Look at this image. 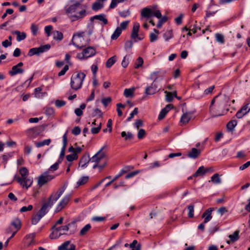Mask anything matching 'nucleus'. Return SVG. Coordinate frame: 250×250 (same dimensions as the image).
Listing matches in <instances>:
<instances>
[{"mask_svg":"<svg viewBox=\"0 0 250 250\" xmlns=\"http://www.w3.org/2000/svg\"><path fill=\"white\" fill-rule=\"evenodd\" d=\"M218 98V96H216L211 100L209 106L210 114L213 117L224 115L229 111V109L226 108L227 103L224 98L219 99L216 104L214 105L216 99Z\"/></svg>","mask_w":250,"mask_h":250,"instance_id":"obj_1","label":"nucleus"},{"mask_svg":"<svg viewBox=\"0 0 250 250\" xmlns=\"http://www.w3.org/2000/svg\"><path fill=\"white\" fill-rule=\"evenodd\" d=\"M65 189L66 186L64 185L62 187L60 188L57 192H52L48 198V201L42 204L38 212L43 217L62 194Z\"/></svg>","mask_w":250,"mask_h":250,"instance_id":"obj_2","label":"nucleus"},{"mask_svg":"<svg viewBox=\"0 0 250 250\" xmlns=\"http://www.w3.org/2000/svg\"><path fill=\"white\" fill-rule=\"evenodd\" d=\"M80 6L81 3L76 1L75 3L65 7V13L71 21L81 20L86 15V11L84 9L77 12Z\"/></svg>","mask_w":250,"mask_h":250,"instance_id":"obj_3","label":"nucleus"},{"mask_svg":"<svg viewBox=\"0 0 250 250\" xmlns=\"http://www.w3.org/2000/svg\"><path fill=\"white\" fill-rule=\"evenodd\" d=\"M21 177H15L17 182L22 188L28 189L33 183V179L28 177L29 171L25 167H22L19 170Z\"/></svg>","mask_w":250,"mask_h":250,"instance_id":"obj_4","label":"nucleus"},{"mask_svg":"<svg viewBox=\"0 0 250 250\" xmlns=\"http://www.w3.org/2000/svg\"><path fill=\"white\" fill-rule=\"evenodd\" d=\"M104 148V147L101 148L96 154L90 158L91 162L94 163V164L93 166V169L99 167L100 170H101L106 165L107 162L106 160L104 159L105 154L103 151Z\"/></svg>","mask_w":250,"mask_h":250,"instance_id":"obj_5","label":"nucleus"},{"mask_svg":"<svg viewBox=\"0 0 250 250\" xmlns=\"http://www.w3.org/2000/svg\"><path fill=\"white\" fill-rule=\"evenodd\" d=\"M85 76L84 73L81 71L74 73L70 80L71 88L75 91L80 89L82 86Z\"/></svg>","mask_w":250,"mask_h":250,"instance_id":"obj_6","label":"nucleus"},{"mask_svg":"<svg viewBox=\"0 0 250 250\" xmlns=\"http://www.w3.org/2000/svg\"><path fill=\"white\" fill-rule=\"evenodd\" d=\"M141 15L142 17L149 19L153 16L157 18H161V13L160 10H155L154 9L145 7L142 9Z\"/></svg>","mask_w":250,"mask_h":250,"instance_id":"obj_7","label":"nucleus"},{"mask_svg":"<svg viewBox=\"0 0 250 250\" xmlns=\"http://www.w3.org/2000/svg\"><path fill=\"white\" fill-rule=\"evenodd\" d=\"M96 54V50L93 47L89 46L84 49L81 53H78L77 58L80 60H84L94 56Z\"/></svg>","mask_w":250,"mask_h":250,"instance_id":"obj_8","label":"nucleus"},{"mask_svg":"<svg viewBox=\"0 0 250 250\" xmlns=\"http://www.w3.org/2000/svg\"><path fill=\"white\" fill-rule=\"evenodd\" d=\"M84 34V32L82 33H76L73 35L72 42V44L75 45L76 47L82 48L84 46V44L82 43V41L84 40L83 37V35Z\"/></svg>","mask_w":250,"mask_h":250,"instance_id":"obj_9","label":"nucleus"},{"mask_svg":"<svg viewBox=\"0 0 250 250\" xmlns=\"http://www.w3.org/2000/svg\"><path fill=\"white\" fill-rule=\"evenodd\" d=\"M250 111V101L245 102L244 105L237 112L236 117L238 119L242 118Z\"/></svg>","mask_w":250,"mask_h":250,"instance_id":"obj_10","label":"nucleus"},{"mask_svg":"<svg viewBox=\"0 0 250 250\" xmlns=\"http://www.w3.org/2000/svg\"><path fill=\"white\" fill-rule=\"evenodd\" d=\"M23 65V62H20L17 65L13 66L11 70L9 71V74L11 76H14L17 74H22L24 70L21 68Z\"/></svg>","mask_w":250,"mask_h":250,"instance_id":"obj_11","label":"nucleus"},{"mask_svg":"<svg viewBox=\"0 0 250 250\" xmlns=\"http://www.w3.org/2000/svg\"><path fill=\"white\" fill-rule=\"evenodd\" d=\"M54 177H55L54 176L49 175L47 172H45L44 174L41 175L39 177L38 182V185L40 187H42L48 182L54 179Z\"/></svg>","mask_w":250,"mask_h":250,"instance_id":"obj_12","label":"nucleus"},{"mask_svg":"<svg viewBox=\"0 0 250 250\" xmlns=\"http://www.w3.org/2000/svg\"><path fill=\"white\" fill-rule=\"evenodd\" d=\"M70 199V195H66L60 201L59 204L57 205L55 212H58L61 211L67 205Z\"/></svg>","mask_w":250,"mask_h":250,"instance_id":"obj_13","label":"nucleus"},{"mask_svg":"<svg viewBox=\"0 0 250 250\" xmlns=\"http://www.w3.org/2000/svg\"><path fill=\"white\" fill-rule=\"evenodd\" d=\"M140 24L139 23H134L132 30L131 38L135 42H137L136 39H137L138 40H142L143 39V37L141 38L139 36L138 32Z\"/></svg>","mask_w":250,"mask_h":250,"instance_id":"obj_14","label":"nucleus"},{"mask_svg":"<svg viewBox=\"0 0 250 250\" xmlns=\"http://www.w3.org/2000/svg\"><path fill=\"white\" fill-rule=\"evenodd\" d=\"M214 210V208H209L203 213L202 218H204V223H207L212 219V216L211 214Z\"/></svg>","mask_w":250,"mask_h":250,"instance_id":"obj_15","label":"nucleus"},{"mask_svg":"<svg viewBox=\"0 0 250 250\" xmlns=\"http://www.w3.org/2000/svg\"><path fill=\"white\" fill-rule=\"evenodd\" d=\"M174 106L172 104H168L166 105V106L162 109L158 116V119L159 120H161L163 119L167 114L169 112V111L172 108H173Z\"/></svg>","mask_w":250,"mask_h":250,"instance_id":"obj_16","label":"nucleus"},{"mask_svg":"<svg viewBox=\"0 0 250 250\" xmlns=\"http://www.w3.org/2000/svg\"><path fill=\"white\" fill-rule=\"evenodd\" d=\"M89 162H91L90 158L88 155L85 154L80 159L79 165L82 167L85 168L87 166Z\"/></svg>","mask_w":250,"mask_h":250,"instance_id":"obj_17","label":"nucleus"},{"mask_svg":"<svg viewBox=\"0 0 250 250\" xmlns=\"http://www.w3.org/2000/svg\"><path fill=\"white\" fill-rule=\"evenodd\" d=\"M158 90L159 89L158 88L156 84L153 83H151V85L146 88L145 93L146 95H153L156 93Z\"/></svg>","mask_w":250,"mask_h":250,"instance_id":"obj_18","label":"nucleus"},{"mask_svg":"<svg viewBox=\"0 0 250 250\" xmlns=\"http://www.w3.org/2000/svg\"><path fill=\"white\" fill-rule=\"evenodd\" d=\"M94 20H98L101 21L104 25H106L108 23V21L106 18V15L104 14L95 15L90 18L91 21H92Z\"/></svg>","mask_w":250,"mask_h":250,"instance_id":"obj_19","label":"nucleus"},{"mask_svg":"<svg viewBox=\"0 0 250 250\" xmlns=\"http://www.w3.org/2000/svg\"><path fill=\"white\" fill-rule=\"evenodd\" d=\"M201 151L200 150L195 148H192L190 152L188 154V157L192 159L197 158L200 154Z\"/></svg>","mask_w":250,"mask_h":250,"instance_id":"obj_20","label":"nucleus"},{"mask_svg":"<svg viewBox=\"0 0 250 250\" xmlns=\"http://www.w3.org/2000/svg\"><path fill=\"white\" fill-rule=\"evenodd\" d=\"M13 34L17 35V40L18 42H20L24 40L26 37V34L24 32H21L19 31H15L12 32Z\"/></svg>","mask_w":250,"mask_h":250,"instance_id":"obj_21","label":"nucleus"},{"mask_svg":"<svg viewBox=\"0 0 250 250\" xmlns=\"http://www.w3.org/2000/svg\"><path fill=\"white\" fill-rule=\"evenodd\" d=\"M11 225L15 228L16 229L15 231L17 232L21 228V221L18 218H16L11 222Z\"/></svg>","mask_w":250,"mask_h":250,"instance_id":"obj_22","label":"nucleus"},{"mask_svg":"<svg viewBox=\"0 0 250 250\" xmlns=\"http://www.w3.org/2000/svg\"><path fill=\"white\" fill-rule=\"evenodd\" d=\"M51 46L49 44H47L43 45H41L39 47L37 48L38 55L40 54L46 52L50 49Z\"/></svg>","mask_w":250,"mask_h":250,"instance_id":"obj_23","label":"nucleus"},{"mask_svg":"<svg viewBox=\"0 0 250 250\" xmlns=\"http://www.w3.org/2000/svg\"><path fill=\"white\" fill-rule=\"evenodd\" d=\"M191 114L188 113H184L181 117L180 121L183 124H187L191 119Z\"/></svg>","mask_w":250,"mask_h":250,"instance_id":"obj_24","label":"nucleus"},{"mask_svg":"<svg viewBox=\"0 0 250 250\" xmlns=\"http://www.w3.org/2000/svg\"><path fill=\"white\" fill-rule=\"evenodd\" d=\"M42 216L38 212L32 215L31 222L32 225H36L41 219Z\"/></svg>","mask_w":250,"mask_h":250,"instance_id":"obj_25","label":"nucleus"},{"mask_svg":"<svg viewBox=\"0 0 250 250\" xmlns=\"http://www.w3.org/2000/svg\"><path fill=\"white\" fill-rule=\"evenodd\" d=\"M55 230H54L49 235V237L51 239H56L58 238L61 235L64 234L65 233L60 232L59 233V230L57 229V228H55Z\"/></svg>","mask_w":250,"mask_h":250,"instance_id":"obj_26","label":"nucleus"},{"mask_svg":"<svg viewBox=\"0 0 250 250\" xmlns=\"http://www.w3.org/2000/svg\"><path fill=\"white\" fill-rule=\"evenodd\" d=\"M53 38L55 40L62 41L63 38V34L59 31L53 32Z\"/></svg>","mask_w":250,"mask_h":250,"instance_id":"obj_27","label":"nucleus"},{"mask_svg":"<svg viewBox=\"0 0 250 250\" xmlns=\"http://www.w3.org/2000/svg\"><path fill=\"white\" fill-rule=\"evenodd\" d=\"M205 175L204 167L201 166L193 174V176L194 177H198V176H203Z\"/></svg>","mask_w":250,"mask_h":250,"instance_id":"obj_28","label":"nucleus"},{"mask_svg":"<svg viewBox=\"0 0 250 250\" xmlns=\"http://www.w3.org/2000/svg\"><path fill=\"white\" fill-rule=\"evenodd\" d=\"M137 241L134 240L133 242L129 244V247L132 249V250H141V245L140 244H137Z\"/></svg>","mask_w":250,"mask_h":250,"instance_id":"obj_29","label":"nucleus"},{"mask_svg":"<svg viewBox=\"0 0 250 250\" xmlns=\"http://www.w3.org/2000/svg\"><path fill=\"white\" fill-rule=\"evenodd\" d=\"M116 62V57L114 56L109 58L106 62V67L107 68H110Z\"/></svg>","mask_w":250,"mask_h":250,"instance_id":"obj_30","label":"nucleus"},{"mask_svg":"<svg viewBox=\"0 0 250 250\" xmlns=\"http://www.w3.org/2000/svg\"><path fill=\"white\" fill-rule=\"evenodd\" d=\"M51 141L50 139H46L42 142H36L35 146L37 147H41L45 145L48 146L50 144Z\"/></svg>","mask_w":250,"mask_h":250,"instance_id":"obj_31","label":"nucleus"},{"mask_svg":"<svg viewBox=\"0 0 250 250\" xmlns=\"http://www.w3.org/2000/svg\"><path fill=\"white\" fill-rule=\"evenodd\" d=\"M134 88H126L124 90V95L126 97H131L133 96Z\"/></svg>","mask_w":250,"mask_h":250,"instance_id":"obj_32","label":"nucleus"},{"mask_svg":"<svg viewBox=\"0 0 250 250\" xmlns=\"http://www.w3.org/2000/svg\"><path fill=\"white\" fill-rule=\"evenodd\" d=\"M239 230L235 231L233 234L229 235V238L232 242H234L239 239Z\"/></svg>","mask_w":250,"mask_h":250,"instance_id":"obj_33","label":"nucleus"},{"mask_svg":"<svg viewBox=\"0 0 250 250\" xmlns=\"http://www.w3.org/2000/svg\"><path fill=\"white\" fill-rule=\"evenodd\" d=\"M211 181L216 184H220L221 182V179L219 177V175L218 173H215L211 177Z\"/></svg>","mask_w":250,"mask_h":250,"instance_id":"obj_34","label":"nucleus"},{"mask_svg":"<svg viewBox=\"0 0 250 250\" xmlns=\"http://www.w3.org/2000/svg\"><path fill=\"white\" fill-rule=\"evenodd\" d=\"M121 136L123 138H124V139L125 141L131 140L133 137V135L131 132H128L127 133H126L125 131L122 132Z\"/></svg>","mask_w":250,"mask_h":250,"instance_id":"obj_35","label":"nucleus"},{"mask_svg":"<svg viewBox=\"0 0 250 250\" xmlns=\"http://www.w3.org/2000/svg\"><path fill=\"white\" fill-rule=\"evenodd\" d=\"M103 7V4L100 2H95L93 3L92 9L93 11H97Z\"/></svg>","mask_w":250,"mask_h":250,"instance_id":"obj_36","label":"nucleus"},{"mask_svg":"<svg viewBox=\"0 0 250 250\" xmlns=\"http://www.w3.org/2000/svg\"><path fill=\"white\" fill-rule=\"evenodd\" d=\"M121 29H120L119 27H117L114 32V33H113V34L111 35V39L112 40L117 39L121 34Z\"/></svg>","mask_w":250,"mask_h":250,"instance_id":"obj_37","label":"nucleus"},{"mask_svg":"<svg viewBox=\"0 0 250 250\" xmlns=\"http://www.w3.org/2000/svg\"><path fill=\"white\" fill-rule=\"evenodd\" d=\"M91 228V225L89 224L86 225L81 230L80 235L82 236L85 235L90 230Z\"/></svg>","mask_w":250,"mask_h":250,"instance_id":"obj_38","label":"nucleus"},{"mask_svg":"<svg viewBox=\"0 0 250 250\" xmlns=\"http://www.w3.org/2000/svg\"><path fill=\"white\" fill-rule=\"evenodd\" d=\"M237 125V122L235 120H231L229 121L227 125V128L230 130L232 131L235 126Z\"/></svg>","mask_w":250,"mask_h":250,"instance_id":"obj_39","label":"nucleus"},{"mask_svg":"<svg viewBox=\"0 0 250 250\" xmlns=\"http://www.w3.org/2000/svg\"><path fill=\"white\" fill-rule=\"evenodd\" d=\"M88 176H83L77 182V186L78 187L80 186L81 185H83L86 184L88 181Z\"/></svg>","mask_w":250,"mask_h":250,"instance_id":"obj_40","label":"nucleus"},{"mask_svg":"<svg viewBox=\"0 0 250 250\" xmlns=\"http://www.w3.org/2000/svg\"><path fill=\"white\" fill-rule=\"evenodd\" d=\"M45 114L48 116H53L54 114L55 111L53 107L47 106L45 108Z\"/></svg>","mask_w":250,"mask_h":250,"instance_id":"obj_41","label":"nucleus"},{"mask_svg":"<svg viewBox=\"0 0 250 250\" xmlns=\"http://www.w3.org/2000/svg\"><path fill=\"white\" fill-rule=\"evenodd\" d=\"M215 36L216 40L217 42H220V43L222 44L224 43V37L222 34L220 33H216Z\"/></svg>","mask_w":250,"mask_h":250,"instance_id":"obj_42","label":"nucleus"},{"mask_svg":"<svg viewBox=\"0 0 250 250\" xmlns=\"http://www.w3.org/2000/svg\"><path fill=\"white\" fill-rule=\"evenodd\" d=\"M173 37L172 31L171 30L167 31L164 35V38L166 41L172 38Z\"/></svg>","mask_w":250,"mask_h":250,"instance_id":"obj_43","label":"nucleus"},{"mask_svg":"<svg viewBox=\"0 0 250 250\" xmlns=\"http://www.w3.org/2000/svg\"><path fill=\"white\" fill-rule=\"evenodd\" d=\"M66 160L69 162H71L74 160H77L78 158V155H76V154H71L69 155H67L66 156Z\"/></svg>","mask_w":250,"mask_h":250,"instance_id":"obj_44","label":"nucleus"},{"mask_svg":"<svg viewBox=\"0 0 250 250\" xmlns=\"http://www.w3.org/2000/svg\"><path fill=\"white\" fill-rule=\"evenodd\" d=\"M194 205H190L188 207V217L189 218H193L194 216Z\"/></svg>","mask_w":250,"mask_h":250,"instance_id":"obj_45","label":"nucleus"},{"mask_svg":"<svg viewBox=\"0 0 250 250\" xmlns=\"http://www.w3.org/2000/svg\"><path fill=\"white\" fill-rule=\"evenodd\" d=\"M117 106V111L118 113V115L119 117H121L123 115V112L121 110L120 108H124L125 107V105L121 103H118L116 104Z\"/></svg>","mask_w":250,"mask_h":250,"instance_id":"obj_46","label":"nucleus"},{"mask_svg":"<svg viewBox=\"0 0 250 250\" xmlns=\"http://www.w3.org/2000/svg\"><path fill=\"white\" fill-rule=\"evenodd\" d=\"M70 244V242L69 241L64 242L58 247V250H67V248Z\"/></svg>","mask_w":250,"mask_h":250,"instance_id":"obj_47","label":"nucleus"},{"mask_svg":"<svg viewBox=\"0 0 250 250\" xmlns=\"http://www.w3.org/2000/svg\"><path fill=\"white\" fill-rule=\"evenodd\" d=\"M112 99L110 97L104 98L102 99L101 102L103 104L104 106L106 107L111 102Z\"/></svg>","mask_w":250,"mask_h":250,"instance_id":"obj_48","label":"nucleus"},{"mask_svg":"<svg viewBox=\"0 0 250 250\" xmlns=\"http://www.w3.org/2000/svg\"><path fill=\"white\" fill-rule=\"evenodd\" d=\"M144 63V60L142 57H139L135 63L134 67L135 68H138L142 66Z\"/></svg>","mask_w":250,"mask_h":250,"instance_id":"obj_49","label":"nucleus"},{"mask_svg":"<svg viewBox=\"0 0 250 250\" xmlns=\"http://www.w3.org/2000/svg\"><path fill=\"white\" fill-rule=\"evenodd\" d=\"M39 27L38 25H36L34 23H32L31 26V30L32 33V35L34 36H36L37 35Z\"/></svg>","mask_w":250,"mask_h":250,"instance_id":"obj_50","label":"nucleus"},{"mask_svg":"<svg viewBox=\"0 0 250 250\" xmlns=\"http://www.w3.org/2000/svg\"><path fill=\"white\" fill-rule=\"evenodd\" d=\"M35 237V233H30L26 235L25 238L26 239H29L30 242H29L28 245H30L33 242L34 238Z\"/></svg>","mask_w":250,"mask_h":250,"instance_id":"obj_51","label":"nucleus"},{"mask_svg":"<svg viewBox=\"0 0 250 250\" xmlns=\"http://www.w3.org/2000/svg\"><path fill=\"white\" fill-rule=\"evenodd\" d=\"M125 0H112L110 4V8H114L117 5L118 3L124 1Z\"/></svg>","mask_w":250,"mask_h":250,"instance_id":"obj_52","label":"nucleus"},{"mask_svg":"<svg viewBox=\"0 0 250 250\" xmlns=\"http://www.w3.org/2000/svg\"><path fill=\"white\" fill-rule=\"evenodd\" d=\"M138 112V109L137 107H136L134 109L133 111L130 114L129 116L127 119V121H130L134 116V115H137Z\"/></svg>","mask_w":250,"mask_h":250,"instance_id":"obj_53","label":"nucleus"},{"mask_svg":"<svg viewBox=\"0 0 250 250\" xmlns=\"http://www.w3.org/2000/svg\"><path fill=\"white\" fill-rule=\"evenodd\" d=\"M146 135V131L144 129H140L137 134V137L139 139H142Z\"/></svg>","mask_w":250,"mask_h":250,"instance_id":"obj_54","label":"nucleus"},{"mask_svg":"<svg viewBox=\"0 0 250 250\" xmlns=\"http://www.w3.org/2000/svg\"><path fill=\"white\" fill-rule=\"evenodd\" d=\"M33 206L31 205H28L27 207L23 206L20 210L21 212H24L27 211H30L33 209Z\"/></svg>","mask_w":250,"mask_h":250,"instance_id":"obj_55","label":"nucleus"},{"mask_svg":"<svg viewBox=\"0 0 250 250\" xmlns=\"http://www.w3.org/2000/svg\"><path fill=\"white\" fill-rule=\"evenodd\" d=\"M101 129V123H99V125L97 127H92L91 129V132L92 134H95L99 132Z\"/></svg>","mask_w":250,"mask_h":250,"instance_id":"obj_56","label":"nucleus"},{"mask_svg":"<svg viewBox=\"0 0 250 250\" xmlns=\"http://www.w3.org/2000/svg\"><path fill=\"white\" fill-rule=\"evenodd\" d=\"M166 95V100L168 102H170L173 100V94L170 92H165Z\"/></svg>","mask_w":250,"mask_h":250,"instance_id":"obj_57","label":"nucleus"},{"mask_svg":"<svg viewBox=\"0 0 250 250\" xmlns=\"http://www.w3.org/2000/svg\"><path fill=\"white\" fill-rule=\"evenodd\" d=\"M139 173V171L138 170H135L132 172H131L127 174L125 178V179H129L135 176H136L137 174H138Z\"/></svg>","mask_w":250,"mask_h":250,"instance_id":"obj_58","label":"nucleus"},{"mask_svg":"<svg viewBox=\"0 0 250 250\" xmlns=\"http://www.w3.org/2000/svg\"><path fill=\"white\" fill-rule=\"evenodd\" d=\"M127 172L126 170H125L124 169H122L119 173L116 175L114 178L112 180L113 182H114L116 180H117L119 177H121L124 173H126Z\"/></svg>","mask_w":250,"mask_h":250,"instance_id":"obj_59","label":"nucleus"},{"mask_svg":"<svg viewBox=\"0 0 250 250\" xmlns=\"http://www.w3.org/2000/svg\"><path fill=\"white\" fill-rule=\"evenodd\" d=\"M81 129L79 126H75L72 130V133L74 135H78L80 134Z\"/></svg>","mask_w":250,"mask_h":250,"instance_id":"obj_60","label":"nucleus"},{"mask_svg":"<svg viewBox=\"0 0 250 250\" xmlns=\"http://www.w3.org/2000/svg\"><path fill=\"white\" fill-rule=\"evenodd\" d=\"M69 66L68 65H65L64 67L62 68V69L60 71L58 74V76H62L64 75L66 72L68 70Z\"/></svg>","mask_w":250,"mask_h":250,"instance_id":"obj_61","label":"nucleus"},{"mask_svg":"<svg viewBox=\"0 0 250 250\" xmlns=\"http://www.w3.org/2000/svg\"><path fill=\"white\" fill-rule=\"evenodd\" d=\"M103 115V113L102 112L101 110L99 108H95L94 110V115L93 116H98L99 117H102Z\"/></svg>","mask_w":250,"mask_h":250,"instance_id":"obj_62","label":"nucleus"},{"mask_svg":"<svg viewBox=\"0 0 250 250\" xmlns=\"http://www.w3.org/2000/svg\"><path fill=\"white\" fill-rule=\"evenodd\" d=\"M133 42L131 41H127L125 44V50H128L132 48Z\"/></svg>","mask_w":250,"mask_h":250,"instance_id":"obj_63","label":"nucleus"},{"mask_svg":"<svg viewBox=\"0 0 250 250\" xmlns=\"http://www.w3.org/2000/svg\"><path fill=\"white\" fill-rule=\"evenodd\" d=\"M32 146H25L24 148V153L25 155H28L31 153Z\"/></svg>","mask_w":250,"mask_h":250,"instance_id":"obj_64","label":"nucleus"}]
</instances>
